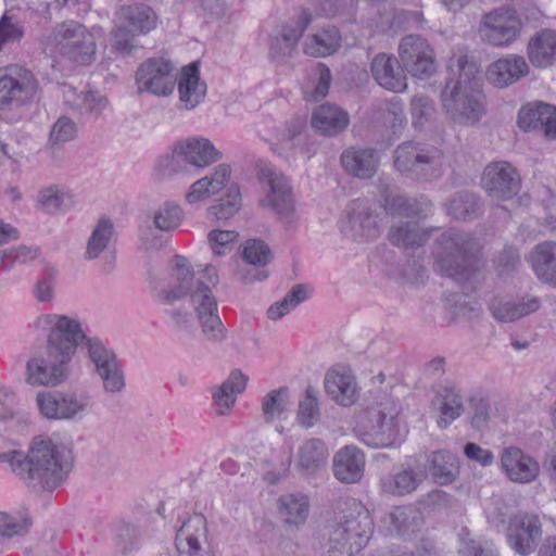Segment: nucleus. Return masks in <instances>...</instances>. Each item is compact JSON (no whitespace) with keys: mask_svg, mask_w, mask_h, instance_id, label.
<instances>
[{"mask_svg":"<svg viewBox=\"0 0 556 556\" xmlns=\"http://www.w3.org/2000/svg\"><path fill=\"white\" fill-rule=\"evenodd\" d=\"M332 469L340 482L357 483L365 471V454L355 445H345L334 454Z\"/></svg>","mask_w":556,"mask_h":556,"instance_id":"nucleus-26","label":"nucleus"},{"mask_svg":"<svg viewBox=\"0 0 556 556\" xmlns=\"http://www.w3.org/2000/svg\"><path fill=\"white\" fill-rule=\"evenodd\" d=\"M478 197L470 191L456 192L448 201L447 214L458 220H471L479 215Z\"/></svg>","mask_w":556,"mask_h":556,"instance_id":"nucleus-52","label":"nucleus"},{"mask_svg":"<svg viewBox=\"0 0 556 556\" xmlns=\"http://www.w3.org/2000/svg\"><path fill=\"white\" fill-rule=\"evenodd\" d=\"M312 20L311 12L302 9L294 20L277 29L270 38V58L277 61L290 58Z\"/></svg>","mask_w":556,"mask_h":556,"instance_id":"nucleus-22","label":"nucleus"},{"mask_svg":"<svg viewBox=\"0 0 556 556\" xmlns=\"http://www.w3.org/2000/svg\"><path fill=\"white\" fill-rule=\"evenodd\" d=\"M184 218L182 210L174 203H165L154 213L153 225L161 231H172L179 227Z\"/></svg>","mask_w":556,"mask_h":556,"instance_id":"nucleus-60","label":"nucleus"},{"mask_svg":"<svg viewBox=\"0 0 556 556\" xmlns=\"http://www.w3.org/2000/svg\"><path fill=\"white\" fill-rule=\"evenodd\" d=\"M84 348L93 372L102 381L103 390L109 393L121 392L125 388L124 374L113 349L98 337H90Z\"/></svg>","mask_w":556,"mask_h":556,"instance_id":"nucleus-13","label":"nucleus"},{"mask_svg":"<svg viewBox=\"0 0 556 556\" xmlns=\"http://www.w3.org/2000/svg\"><path fill=\"white\" fill-rule=\"evenodd\" d=\"M541 306L538 298L521 299L519 301L493 300L490 304L492 316L501 323H510L536 312Z\"/></svg>","mask_w":556,"mask_h":556,"instance_id":"nucleus-42","label":"nucleus"},{"mask_svg":"<svg viewBox=\"0 0 556 556\" xmlns=\"http://www.w3.org/2000/svg\"><path fill=\"white\" fill-rule=\"evenodd\" d=\"M118 21L138 36L147 35L157 25V15L146 4L122 7Z\"/></svg>","mask_w":556,"mask_h":556,"instance_id":"nucleus-41","label":"nucleus"},{"mask_svg":"<svg viewBox=\"0 0 556 556\" xmlns=\"http://www.w3.org/2000/svg\"><path fill=\"white\" fill-rule=\"evenodd\" d=\"M326 392L342 406H350L357 399L355 378L350 372L330 370L325 377Z\"/></svg>","mask_w":556,"mask_h":556,"instance_id":"nucleus-40","label":"nucleus"},{"mask_svg":"<svg viewBox=\"0 0 556 556\" xmlns=\"http://www.w3.org/2000/svg\"><path fill=\"white\" fill-rule=\"evenodd\" d=\"M388 530L392 535L409 539L420 531L424 523L421 511L410 505L393 508L388 515Z\"/></svg>","mask_w":556,"mask_h":556,"instance_id":"nucleus-37","label":"nucleus"},{"mask_svg":"<svg viewBox=\"0 0 556 556\" xmlns=\"http://www.w3.org/2000/svg\"><path fill=\"white\" fill-rule=\"evenodd\" d=\"M448 68L458 77L446 81L442 90L443 110L453 123L473 126L485 114L479 67L468 60L466 53L460 52L451 56Z\"/></svg>","mask_w":556,"mask_h":556,"instance_id":"nucleus-3","label":"nucleus"},{"mask_svg":"<svg viewBox=\"0 0 556 556\" xmlns=\"http://www.w3.org/2000/svg\"><path fill=\"white\" fill-rule=\"evenodd\" d=\"M277 509L285 525L298 529L307 520L309 498L301 492L287 493L278 498Z\"/></svg>","mask_w":556,"mask_h":556,"instance_id":"nucleus-36","label":"nucleus"},{"mask_svg":"<svg viewBox=\"0 0 556 556\" xmlns=\"http://www.w3.org/2000/svg\"><path fill=\"white\" fill-rule=\"evenodd\" d=\"M113 235L114 226L112 222L106 218L100 219L87 241L85 260L91 261L102 257L105 260L106 269L111 270L115 261Z\"/></svg>","mask_w":556,"mask_h":556,"instance_id":"nucleus-27","label":"nucleus"},{"mask_svg":"<svg viewBox=\"0 0 556 556\" xmlns=\"http://www.w3.org/2000/svg\"><path fill=\"white\" fill-rule=\"evenodd\" d=\"M429 471L435 483L451 484L459 475L457 457L448 451L433 452L429 457Z\"/></svg>","mask_w":556,"mask_h":556,"instance_id":"nucleus-45","label":"nucleus"},{"mask_svg":"<svg viewBox=\"0 0 556 556\" xmlns=\"http://www.w3.org/2000/svg\"><path fill=\"white\" fill-rule=\"evenodd\" d=\"M541 538V522L536 515L518 514L510 518L507 528V541L517 554L521 556L532 554Z\"/></svg>","mask_w":556,"mask_h":556,"instance_id":"nucleus-20","label":"nucleus"},{"mask_svg":"<svg viewBox=\"0 0 556 556\" xmlns=\"http://www.w3.org/2000/svg\"><path fill=\"white\" fill-rule=\"evenodd\" d=\"M306 118L303 116L292 117L281 127L277 128L276 138L282 149L291 151L292 156L304 151Z\"/></svg>","mask_w":556,"mask_h":556,"instance_id":"nucleus-48","label":"nucleus"},{"mask_svg":"<svg viewBox=\"0 0 556 556\" xmlns=\"http://www.w3.org/2000/svg\"><path fill=\"white\" fill-rule=\"evenodd\" d=\"M340 46L341 35L339 29L329 26L305 39L304 52L314 58H325L334 53Z\"/></svg>","mask_w":556,"mask_h":556,"instance_id":"nucleus-44","label":"nucleus"},{"mask_svg":"<svg viewBox=\"0 0 556 556\" xmlns=\"http://www.w3.org/2000/svg\"><path fill=\"white\" fill-rule=\"evenodd\" d=\"M372 532L369 511L361 503L353 502L329 527V556H353L368 543Z\"/></svg>","mask_w":556,"mask_h":556,"instance_id":"nucleus-6","label":"nucleus"},{"mask_svg":"<svg viewBox=\"0 0 556 556\" xmlns=\"http://www.w3.org/2000/svg\"><path fill=\"white\" fill-rule=\"evenodd\" d=\"M441 157L437 147L406 141L394 150L393 166L407 178L427 181L440 176Z\"/></svg>","mask_w":556,"mask_h":556,"instance_id":"nucleus-9","label":"nucleus"},{"mask_svg":"<svg viewBox=\"0 0 556 556\" xmlns=\"http://www.w3.org/2000/svg\"><path fill=\"white\" fill-rule=\"evenodd\" d=\"M31 525L33 520L27 509L0 511V536L2 539L26 535Z\"/></svg>","mask_w":556,"mask_h":556,"instance_id":"nucleus-51","label":"nucleus"},{"mask_svg":"<svg viewBox=\"0 0 556 556\" xmlns=\"http://www.w3.org/2000/svg\"><path fill=\"white\" fill-rule=\"evenodd\" d=\"M0 464L7 465L28 489L35 492L53 491L72 470V446L58 435H37L27 452H1Z\"/></svg>","mask_w":556,"mask_h":556,"instance_id":"nucleus-2","label":"nucleus"},{"mask_svg":"<svg viewBox=\"0 0 556 556\" xmlns=\"http://www.w3.org/2000/svg\"><path fill=\"white\" fill-rule=\"evenodd\" d=\"M548 103L534 102L523 105L518 113V126L528 130H541Z\"/></svg>","mask_w":556,"mask_h":556,"instance_id":"nucleus-58","label":"nucleus"},{"mask_svg":"<svg viewBox=\"0 0 556 556\" xmlns=\"http://www.w3.org/2000/svg\"><path fill=\"white\" fill-rule=\"evenodd\" d=\"M262 178L268 186L260 205L271 210L285 226L294 227L299 220L292 187L288 178L274 167H264Z\"/></svg>","mask_w":556,"mask_h":556,"instance_id":"nucleus-11","label":"nucleus"},{"mask_svg":"<svg viewBox=\"0 0 556 556\" xmlns=\"http://www.w3.org/2000/svg\"><path fill=\"white\" fill-rule=\"evenodd\" d=\"M241 208V193L236 185L227 189L224 198L207 208V215L214 220H227L235 216Z\"/></svg>","mask_w":556,"mask_h":556,"instance_id":"nucleus-54","label":"nucleus"},{"mask_svg":"<svg viewBox=\"0 0 556 556\" xmlns=\"http://www.w3.org/2000/svg\"><path fill=\"white\" fill-rule=\"evenodd\" d=\"M48 39L60 54L77 64L88 65L94 59V39L88 29L77 22L58 24Z\"/></svg>","mask_w":556,"mask_h":556,"instance_id":"nucleus-10","label":"nucleus"},{"mask_svg":"<svg viewBox=\"0 0 556 556\" xmlns=\"http://www.w3.org/2000/svg\"><path fill=\"white\" fill-rule=\"evenodd\" d=\"M248 376L241 370L235 369L222 384L211 389L213 406L216 415L227 416L231 413L237 396L241 394L247 387Z\"/></svg>","mask_w":556,"mask_h":556,"instance_id":"nucleus-29","label":"nucleus"},{"mask_svg":"<svg viewBox=\"0 0 556 556\" xmlns=\"http://www.w3.org/2000/svg\"><path fill=\"white\" fill-rule=\"evenodd\" d=\"M289 389L281 387L266 393L261 403L262 417L266 424H273L287 412Z\"/></svg>","mask_w":556,"mask_h":556,"instance_id":"nucleus-53","label":"nucleus"},{"mask_svg":"<svg viewBox=\"0 0 556 556\" xmlns=\"http://www.w3.org/2000/svg\"><path fill=\"white\" fill-rule=\"evenodd\" d=\"M173 154L200 168L207 167L223 157L222 152L203 137H191L176 142Z\"/></svg>","mask_w":556,"mask_h":556,"instance_id":"nucleus-24","label":"nucleus"},{"mask_svg":"<svg viewBox=\"0 0 556 556\" xmlns=\"http://www.w3.org/2000/svg\"><path fill=\"white\" fill-rule=\"evenodd\" d=\"M481 185L494 200H509L520 190V176L507 162L489 164L481 178Z\"/></svg>","mask_w":556,"mask_h":556,"instance_id":"nucleus-19","label":"nucleus"},{"mask_svg":"<svg viewBox=\"0 0 556 556\" xmlns=\"http://www.w3.org/2000/svg\"><path fill=\"white\" fill-rule=\"evenodd\" d=\"M431 236V231L421 228L417 223L399 222L391 226L388 237L389 241L396 247H420Z\"/></svg>","mask_w":556,"mask_h":556,"instance_id":"nucleus-46","label":"nucleus"},{"mask_svg":"<svg viewBox=\"0 0 556 556\" xmlns=\"http://www.w3.org/2000/svg\"><path fill=\"white\" fill-rule=\"evenodd\" d=\"M2 255L4 261L2 269L10 270L14 265H26L37 260L40 255V249L33 244H20L3 249Z\"/></svg>","mask_w":556,"mask_h":556,"instance_id":"nucleus-59","label":"nucleus"},{"mask_svg":"<svg viewBox=\"0 0 556 556\" xmlns=\"http://www.w3.org/2000/svg\"><path fill=\"white\" fill-rule=\"evenodd\" d=\"M37 87V79L29 70L18 65L0 68V111H14L28 104Z\"/></svg>","mask_w":556,"mask_h":556,"instance_id":"nucleus-12","label":"nucleus"},{"mask_svg":"<svg viewBox=\"0 0 556 556\" xmlns=\"http://www.w3.org/2000/svg\"><path fill=\"white\" fill-rule=\"evenodd\" d=\"M138 36L118 21L115 29L111 34L112 48L122 54H131L137 48L135 37Z\"/></svg>","mask_w":556,"mask_h":556,"instance_id":"nucleus-63","label":"nucleus"},{"mask_svg":"<svg viewBox=\"0 0 556 556\" xmlns=\"http://www.w3.org/2000/svg\"><path fill=\"white\" fill-rule=\"evenodd\" d=\"M370 71L377 84L389 91L399 93L407 87L404 67L392 54H377L371 61Z\"/></svg>","mask_w":556,"mask_h":556,"instance_id":"nucleus-25","label":"nucleus"},{"mask_svg":"<svg viewBox=\"0 0 556 556\" xmlns=\"http://www.w3.org/2000/svg\"><path fill=\"white\" fill-rule=\"evenodd\" d=\"M77 136V125L67 116H61L53 124L50 135L49 142L52 146H62L67 141L75 139Z\"/></svg>","mask_w":556,"mask_h":556,"instance_id":"nucleus-64","label":"nucleus"},{"mask_svg":"<svg viewBox=\"0 0 556 556\" xmlns=\"http://www.w3.org/2000/svg\"><path fill=\"white\" fill-rule=\"evenodd\" d=\"M170 277L169 288L157 293L159 301L169 305L188 296L204 339L215 345L222 344L228 331L219 317L217 301L212 292V288L218 283L216 268L205 265L195 273L187 257L175 255L170 263Z\"/></svg>","mask_w":556,"mask_h":556,"instance_id":"nucleus-1","label":"nucleus"},{"mask_svg":"<svg viewBox=\"0 0 556 556\" xmlns=\"http://www.w3.org/2000/svg\"><path fill=\"white\" fill-rule=\"evenodd\" d=\"M319 418L317 391L313 387H308L305 396L299 403L298 422L302 428L309 429L317 424Z\"/></svg>","mask_w":556,"mask_h":556,"instance_id":"nucleus-56","label":"nucleus"},{"mask_svg":"<svg viewBox=\"0 0 556 556\" xmlns=\"http://www.w3.org/2000/svg\"><path fill=\"white\" fill-rule=\"evenodd\" d=\"M530 63L546 68L556 62V30L543 29L530 38L527 46Z\"/></svg>","mask_w":556,"mask_h":556,"instance_id":"nucleus-35","label":"nucleus"},{"mask_svg":"<svg viewBox=\"0 0 556 556\" xmlns=\"http://www.w3.org/2000/svg\"><path fill=\"white\" fill-rule=\"evenodd\" d=\"M425 473L410 468L402 469L394 475H388L380 479L382 493L403 496L413 493L424 481Z\"/></svg>","mask_w":556,"mask_h":556,"instance_id":"nucleus-43","label":"nucleus"},{"mask_svg":"<svg viewBox=\"0 0 556 556\" xmlns=\"http://www.w3.org/2000/svg\"><path fill=\"white\" fill-rule=\"evenodd\" d=\"M528 73L529 65L523 56L508 54L493 62L486 71V76L494 86L505 88L515 84Z\"/></svg>","mask_w":556,"mask_h":556,"instance_id":"nucleus-31","label":"nucleus"},{"mask_svg":"<svg viewBox=\"0 0 556 556\" xmlns=\"http://www.w3.org/2000/svg\"><path fill=\"white\" fill-rule=\"evenodd\" d=\"M241 255L244 265H240L236 271L238 280L244 283H251L267 279L268 271L265 267L273 258L271 251L267 243L260 239H249L242 248Z\"/></svg>","mask_w":556,"mask_h":556,"instance_id":"nucleus-21","label":"nucleus"},{"mask_svg":"<svg viewBox=\"0 0 556 556\" xmlns=\"http://www.w3.org/2000/svg\"><path fill=\"white\" fill-rule=\"evenodd\" d=\"M522 23L515 11L507 8L493 10L482 16L480 35L494 47H508L520 35Z\"/></svg>","mask_w":556,"mask_h":556,"instance_id":"nucleus-15","label":"nucleus"},{"mask_svg":"<svg viewBox=\"0 0 556 556\" xmlns=\"http://www.w3.org/2000/svg\"><path fill=\"white\" fill-rule=\"evenodd\" d=\"M350 123L349 113L334 104H323L314 110L311 125L323 136H336L342 132Z\"/></svg>","mask_w":556,"mask_h":556,"instance_id":"nucleus-33","label":"nucleus"},{"mask_svg":"<svg viewBox=\"0 0 556 556\" xmlns=\"http://www.w3.org/2000/svg\"><path fill=\"white\" fill-rule=\"evenodd\" d=\"M383 206L384 211L393 216L421 217L426 215L429 203L425 199L389 193L384 198Z\"/></svg>","mask_w":556,"mask_h":556,"instance_id":"nucleus-47","label":"nucleus"},{"mask_svg":"<svg viewBox=\"0 0 556 556\" xmlns=\"http://www.w3.org/2000/svg\"><path fill=\"white\" fill-rule=\"evenodd\" d=\"M345 212L346 216L342 220L341 230L346 237L355 241H367L379 236L381 219L367 200H353Z\"/></svg>","mask_w":556,"mask_h":556,"instance_id":"nucleus-17","label":"nucleus"},{"mask_svg":"<svg viewBox=\"0 0 556 556\" xmlns=\"http://www.w3.org/2000/svg\"><path fill=\"white\" fill-rule=\"evenodd\" d=\"M438 400L440 401L438 426L444 429L464 413L463 396L455 387H446L441 391Z\"/></svg>","mask_w":556,"mask_h":556,"instance_id":"nucleus-50","label":"nucleus"},{"mask_svg":"<svg viewBox=\"0 0 556 556\" xmlns=\"http://www.w3.org/2000/svg\"><path fill=\"white\" fill-rule=\"evenodd\" d=\"M36 405L46 419L79 424L90 416L94 402L85 392L53 390L38 392Z\"/></svg>","mask_w":556,"mask_h":556,"instance_id":"nucleus-8","label":"nucleus"},{"mask_svg":"<svg viewBox=\"0 0 556 556\" xmlns=\"http://www.w3.org/2000/svg\"><path fill=\"white\" fill-rule=\"evenodd\" d=\"M341 163L349 174L369 179L376 174L380 160L372 148H350L342 153Z\"/></svg>","mask_w":556,"mask_h":556,"instance_id":"nucleus-32","label":"nucleus"},{"mask_svg":"<svg viewBox=\"0 0 556 556\" xmlns=\"http://www.w3.org/2000/svg\"><path fill=\"white\" fill-rule=\"evenodd\" d=\"M58 270L52 265H46L42 276L34 283L33 294L38 302H51L54 298Z\"/></svg>","mask_w":556,"mask_h":556,"instance_id":"nucleus-62","label":"nucleus"},{"mask_svg":"<svg viewBox=\"0 0 556 556\" xmlns=\"http://www.w3.org/2000/svg\"><path fill=\"white\" fill-rule=\"evenodd\" d=\"M230 175L231 168L229 165L220 164L216 166L212 175L198 179L191 185L186 194V201L189 204H195L218 193L227 186Z\"/></svg>","mask_w":556,"mask_h":556,"instance_id":"nucleus-34","label":"nucleus"},{"mask_svg":"<svg viewBox=\"0 0 556 556\" xmlns=\"http://www.w3.org/2000/svg\"><path fill=\"white\" fill-rule=\"evenodd\" d=\"M25 33L24 24L13 10H7L0 17V50L7 43L21 41Z\"/></svg>","mask_w":556,"mask_h":556,"instance_id":"nucleus-57","label":"nucleus"},{"mask_svg":"<svg viewBox=\"0 0 556 556\" xmlns=\"http://www.w3.org/2000/svg\"><path fill=\"white\" fill-rule=\"evenodd\" d=\"M71 363L45 348L43 354L35 355L26 362L25 380L33 387H58L67 380Z\"/></svg>","mask_w":556,"mask_h":556,"instance_id":"nucleus-14","label":"nucleus"},{"mask_svg":"<svg viewBox=\"0 0 556 556\" xmlns=\"http://www.w3.org/2000/svg\"><path fill=\"white\" fill-rule=\"evenodd\" d=\"M38 202L47 213L52 214L65 211L72 204V199L58 187H48L39 192Z\"/></svg>","mask_w":556,"mask_h":556,"instance_id":"nucleus-61","label":"nucleus"},{"mask_svg":"<svg viewBox=\"0 0 556 556\" xmlns=\"http://www.w3.org/2000/svg\"><path fill=\"white\" fill-rule=\"evenodd\" d=\"M307 298L306 288L304 285H295L286 294V296L271 304L267 311V316L271 320H277L293 311L300 303L304 302Z\"/></svg>","mask_w":556,"mask_h":556,"instance_id":"nucleus-55","label":"nucleus"},{"mask_svg":"<svg viewBox=\"0 0 556 556\" xmlns=\"http://www.w3.org/2000/svg\"><path fill=\"white\" fill-rule=\"evenodd\" d=\"M328 457L326 443L318 438H312L299 446L295 465L301 471L313 475L327 465Z\"/></svg>","mask_w":556,"mask_h":556,"instance_id":"nucleus-38","label":"nucleus"},{"mask_svg":"<svg viewBox=\"0 0 556 556\" xmlns=\"http://www.w3.org/2000/svg\"><path fill=\"white\" fill-rule=\"evenodd\" d=\"M174 66L169 60L150 58L140 64L136 72L138 92H148L157 97H167L173 93L176 78Z\"/></svg>","mask_w":556,"mask_h":556,"instance_id":"nucleus-16","label":"nucleus"},{"mask_svg":"<svg viewBox=\"0 0 556 556\" xmlns=\"http://www.w3.org/2000/svg\"><path fill=\"white\" fill-rule=\"evenodd\" d=\"M530 262L536 277L556 288V242L536 244L530 254Z\"/></svg>","mask_w":556,"mask_h":556,"instance_id":"nucleus-39","label":"nucleus"},{"mask_svg":"<svg viewBox=\"0 0 556 556\" xmlns=\"http://www.w3.org/2000/svg\"><path fill=\"white\" fill-rule=\"evenodd\" d=\"M399 55L403 67L415 77H429L437 71L433 49L420 36L404 37L399 46Z\"/></svg>","mask_w":556,"mask_h":556,"instance_id":"nucleus-18","label":"nucleus"},{"mask_svg":"<svg viewBox=\"0 0 556 556\" xmlns=\"http://www.w3.org/2000/svg\"><path fill=\"white\" fill-rule=\"evenodd\" d=\"M66 104L80 114L99 115L106 106V99L98 92L87 91L77 93L76 89L67 86L63 90Z\"/></svg>","mask_w":556,"mask_h":556,"instance_id":"nucleus-49","label":"nucleus"},{"mask_svg":"<svg viewBox=\"0 0 556 556\" xmlns=\"http://www.w3.org/2000/svg\"><path fill=\"white\" fill-rule=\"evenodd\" d=\"M35 326L46 334V349L73 361L77 348L85 345L88 337L78 318L63 314H42Z\"/></svg>","mask_w":556,"mask_h":556,"instance_id":"nucleus-7","label":"nucleus"},{"mask_svg":"<svg viewBox=\"0 0 556 556\" xmlns=\"http://www.w3.org/2000/svg\"><path fill=\"white\" fill-rule=\"evenodd\" d=\"M180 106L185 110H193L206 96V84L200 78V70L197 62L185 66L177 83Z\"/></svg>","mask_w":556,"mask_h":556,"instance_id":"nucleus-30","label":"nucleus"},{"mask_svg":"<svg viewBox=\"0 0 556 556\" xmlns=\"http://www.w3.org/2000/svg\"><path fill=\"white\" fill-rule=\"evenodd\" d=\"M400 412L399 403L384 395L358 416L353 433L358 441L372 448L395 446L407 433Z\"/></svg>","mask_w":556,"mask_h":556,"instance_id":"nucleus-5","label":"nucleus"},{"mask_svg":"<svg viewBox=\"0 0 556 556\" xmlns=\"http://www.w3.org/2000/svg\"><path fill=\"white\" fill-rule=\"evenodd\" d=\"M501 463L509 480L517 483H529L540 472L539 464L531 456L515 446L503 451Z\"/></svg>","mask_w":556,"mask_h":556,"instance_id":"nucleus-28","label":"nucleus"},{"mask_svg":"<svg viewBox=\"0 0 556 556\" xmlns=\"http://www.w3.org/2000/svg\"><path fill=\"white\" fill-rule=\"evenodd\" d=\"M206 519L202 514H193L184 520L176 534V549L179 556H213L202 547L206 542Z\"/></svg>","mask_w":556,"mask_h":556,"instance_id":"nucleus-23","label":"nucleus"},{"mask_svg":"<svg viewBox=\"0 0 556 556\" xmlns=\"http://www.w3.org/2000/svg\"><path fill=\"white\" fill-rule=\"evenodd\" d=\"M434 271L458 283L471 282L480 268L479 247L471 233L451 228L435 240Z\"/></svg>","mask_w":556,"mask_h":556,"instance_id":"nucleus-4","label":"nucleus"}]
</instances>
